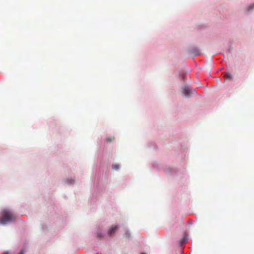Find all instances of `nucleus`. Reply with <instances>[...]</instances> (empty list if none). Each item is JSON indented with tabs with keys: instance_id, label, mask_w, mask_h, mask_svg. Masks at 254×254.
<instances>
[{
	"instance_id": "f257e3e1",
	"label": "nucleus",
	"mask_w": 254,
	"mask_h": 254,
	"mask_svg": "<svg viewBox=\"0 0 254 254\" xmlns=\"http://www.w3.org/2000/svg\"><path fill=\"white\" fill-rule=\"evenodd\" d=\"M15 220L14 215L10 210L4 209L0 214V224L4 225L14 222Z\"/></svg>"
},
{
	"instance_id": "f03ea898",
	"label": "nucleus",
	"mask_w": 254,
	"mask_h": 254,
	"mask_svg": "<svg viewBox=\"0 0 254 254\" xmlns=\"http://www.w3.org/2000/svg\"><path fill=\"white\" fill-rule=\"evenodd\" d=\"M182 93L184 96L187 98L190 97L191 95L196 93L195 90L192 88H190L187 86L183 87Z\"/></svg>"
},
{
	"instance_id": "7ed1b4c3",
	"label": "nucleus",
	"mask_w": 254,
	"mask_h": 254,
	"mask_svg": "<svg viewBox=\"0 0 254 254\" xmlns=\"http://www.w3.org/2000/svg\"><path fill=\"white\" fill-rule=\"evenodd\" d=\"M118 228L119 226L118 225H112L109 229L108 234L110 235H113Z\"/></svg>"
},
{
	"instance_id": "20e7f679",
	"label": "nucleus",
	"mask_w": 254,
	"mask_h": 254,
	"mask_svg": "<svg viewBox=\"0 0 254 254\" xmlns=\"http://www.w3.org/2000/svg\"><path fill=\"white\" fill-rule=\"evenodd\" d=\"M224 76L226 79H231L232 78V75L230 73H226Z\"/></svg>"
},
{
	"instance_id": "39448f33",
	"label": "nucleus",
	"mask_w": 254,
	"mask_h": 254,
	"mask_svg": "<svg viewBox=\"0 0 254 254\" xmlns=\"http://www.w3.org/2000/svg\"><path fill=\"white\" fill-rule=\"evenodd\" d=\"M188 239V237L187 236H184L183 238L181 240V244L186 243Z\"/></svg>"
},
{
	"instance_id": "423d86ee",
	"label": "nucleus",
	"mask_w": 254,
	"mask_h": 254,
	"mask_svg": "<svg viewBox=\"0 0 254 254\" xmlns=\"http://www.w3.org/2000/svg\"><path fill=\"white\" fill-rule=\"evenodd\" d=\"M115 140V137L114 136H110L106 138V141L108 142H110Z\"/></svg>"
},
{
	"instance_id": "0eeeda50",
	"label": "nucleus",
	"mask_w": 254,
	"mask_h": 254,
	"mask_svg": "<svg viewBox=\"0 0 254 254\" xmlns=\"http://www.w3.org/2000/svg\"><path fill=\"white\" fill-rule=\"evenodd\" d=\"M112 168H113V169L118 170V169H119L120 168V166L118 164H114V165H113Z\"/></svg>"
},
{
	"instance_id": "6e6552de",
	"label": "nucleus",
	"mask_w": 254,
	"mask_h": 254,
	"mask_svg": "<svg viewBox=\"0 0 254 254\" xmlns=\"http://www.w3.org/2000/svg\"><path fill=\"white\" fill-rule=\"evenodd\" d=\"M74 180L72 179H71L70 180H69V179L67 180V183L68 184H72L74 183Z\"/></svg>"
},
{
	"instance_id": "1a4fd4ad",
	"label": "nucleus",
	"mask_w": 254,
	"mask_h": 254,
	"mask_svg": "<svg viewBox=\"0 0 254 254\" xmlns=\"http://www.w3.org/2000/svg\"><path fill=\"white\" fill-rule=\"evenodd\" d=\"M97 237H98L99 238H101L102 237V235H102V233H101V232H98L97 233Z\"/></svg>"
},
{
	"instance_id": "9d476101",
	"label": "nucleus",
	"mask_w": 254,
	"mask_h": 254,
	"mask_svg": "<svg viewBox=\"0 0 254 254\" xmlns=\"http://www.w3.org/2000/svg\"><path fill=\"white\" fill-rule=\"evenodd\" d=\"M125 235L126 237L128 238L130 237V234L128 232H126Z\"/></svg>"
},
{
	"instance_id": "9b49d317",
	"label": "nucleus",
	"mask_w": 254,
	"mask_h": 254,
	"mask_svg": "<svg viewBox=\"0 0 254 254\" xmlns=\"http://www.w3.org/2000/svg\"><path fill=\"white\" fill-rule=\"evenodd\" d=\"M254 8V3L253 4H251L249 7V10L252 9Z\"/></svg>"
},
{
	"instance_id": "f8f14e48",
	"label": "nucleus",
	"mask_w": 254,
	"mask_h": 254,
	"mask_svg": "<svg viewBox=\"0 0 254 254\" xmlns=\"http://www.w3.org/2000/svg\"><path fill=\"white\" fill-rule=\"evenodd\" d=\"M24 250H22L18 254H24Z\"/></svg>"
},
{
	"instance_id": "ddd939ff",
	"label": "nucleus",
	"mask_w": 254,
	"mask_h": 254,
	"mask_svg": "<svg viewBox=\"0 0 254 254\" xmlns=\"http://www.w3.org/2000/svg\"><path fill=\"white\" fill-rule=\"evenodd\" d=\"M3 254H9L8 252L6 251V252H5Z\"/></svg>"
},
{
	"instance_id": "4468645a",
	"label": "nucleus",
	"mask_w": 254,
	"mask_h": 254,
	"mask_svg": "<svg viewBox=\"0 0 254 254\" xmlns=\"http://www.w3.org/2000/svg\"><path fill=\"white\" fill-rule=\"evenodd\" d=\"M141 254H146V253H142Z\"/></svg>"
}]
</instances>
